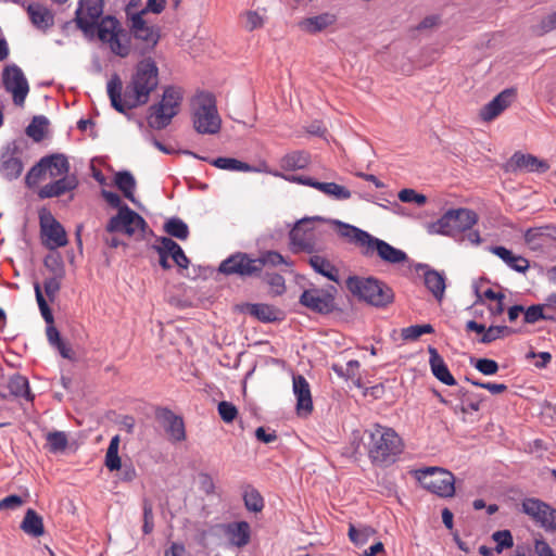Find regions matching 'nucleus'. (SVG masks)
Segmentation results:
<instances>
[{
  "mask_svg": "<svg viewBox=\"0 0 556 556\" xmlns=\"http://www.w3.org/2000/svg\"><path fill=\"white\" fill-rule=\"evenodd\" d=\"M300 303L308 309L319 314H328L334 308L333 296L324 290L316 288L304 290L300 296Z\"/></svg>",
  "mask_w": 556,
  "mask_h": 556,
  "instance_id": "a211bd4d",
  "label": "nucleus"
},
{
  "mask_svg": "<svg viewBox=\"0 0 556 556\" xmlns=\"http://www.w3.org/2000/svg\"><path fill=\"white\" fill-rule=\"evenodd\" d=\"M309 225L311 222L308 219H302L291 229L289 237L291 250L294 253H313L316 250L314 229Z\"/></svg>",
  "mask_w": 556,
  "mask_h": 556,
  "instance_id": "dca6fc26",
  "label": "nucleus"
},
{
  "mask_svg": "<svg viewBox=\"0 0 556 556\" xmlns=\"http://www.w3.org/2000/svg\"><path fill=\"white\" fill-rule=\"evenodd\" d=\"M339 233L343 238L359 247L362 252L366 249L372 237L370 233L349 224L339 223Z\"/></svg>",
  "mask_w": 556,
  "mask_h": 556,
  "instance_id": "c756f323",
  "label": "nucleus"
},
{
  "mask_svg": "<svg viewBox=\"0 0 556 556\" xmlns=\"http://www.w3.org/2000/svg\"><path fill=\"white\" fill-rule=\"evenodd\" d=\"M218 414L226 424L232 422L238 416V409L235 404L228 401H222L217 405Z\"/></svg>",
  "mask_w": 556,
  "mask_h": 556,
  "instance_id": "603ef678",
  "label": "nucleus"
},
{
  "mask_svg": "<svg viewBox=\"0 0 556 556\" xmlns=\"http://www.w3.org/2000/svg\"><path fill=\"white\" fill-rule=\"evenodd\" d=\"M23 505V500L18 495H9L0 500V510L16 509Z\"/></svg>",
  "mask_w": 556,
  "mask_h": 556,
  "instance_id": "774afa93",
  "label": "nucleus"
},
{
  "mask_svg": "<svg viewBox=\"0 0 556 556\" xmlns=\"http://www.w3.org/2000/svg\"><path fill=\"white\" fill-rule=\"evenodd\" d=\"M31 23L39 29H47L53 25L52 13L39 3H31L27 9Z\"/></svg>",
  "mask_w": 556,
  "mask_h": 556,
  "instance_id": "7c9ffc66",
  "label": "nucleus"
},
{
  "mask_svg": "<svg viewBox=\"0 0 556 556\" xmlns=\"http://www.w3.org/2000/svg\"><path fill=\"white\" fill-rule=\"evenodd\" d=\"M257 260L262 262V269L264 268L265 265L278 266L281 264H288L285 257L280 253L275 251H268Z\"/></svg>",
  "mask_w": 556,
  "mask_h": 556,
  "instance_id": "69168bd1",
  "label": "nucleus"
},
{
  "mask_svg": "<svg viewBox=\"0 0 556 556\" xmlns=\"http://www.w3.org/2000/svg\"><path fill=\"white\" fill-rule=\"evenodd\" d=\"M193 125L199 134L215 135L220 130L222 119L216 99L210 92H200L193 100Z\"/></svg>",
  "mask_w": 556,
  "mask_h": 556,
  "instance_id": "423d86ee",
  "label": "nucleus"
},
{
  "mask_svg": "<svg viewBox=\"0 0 556 556\" xmlns=\"http://www.w3.org/2000/svg\"><path fill=\"white\" fill-rule=\"evenodd\" d=\"M229 546L243 548L251 542V526L248 521H233L220 526Z\"/></svg>",
  "mask_w": 556,
  "mask_h": 556,
  "instance_id": "4be33fe9",
  "label": "nucleus"
},
{
  "mask_svg": "<svg viewBox=\"0 0 556 556\" xmlns=\"http://www.w3.org/2000/svg\"><path fill=\"white\" fill-rule=\"evenodd\" d=\"M115 186L123 192L124 197L135 202L136 180L129 172H118L114 178Z\"/></svg>",
  "mask_w": 556,
  "mask_h": 556,
  "instance_id": "4c0bfd02",
  "label": "nucleus"
},
{
  "mask_svg": "<svg viewBox=\"0 0 556 556\" xmlns=\"http://www.w3.org/2000/svg\"><path fill=\"white\" fill-rule=\"evenodd\" d=\"M21 529L28 535L39 538L45 533L42 517L34 509L28 508L21 522Z\"/></svg>",
  "mask_w": 556,
  "mask_h": 556,
  "instance_id": "c85d7f7f",
  "label": "nucleus"
},
{
  "mask_svg": "<svg viewBox=\"0 0 556 556\" xmlns=\"http://www.w3.org/2000/svg\"><path fill=\"white\" fill-rule=\"evenodd\" d=\"M48 127L47 117L39 115L35 116L30 124L26 127V135L34 141L39 142L45 138Z\"/></svg>",
  "mask_w": 556,
  "mask_h": 556,
  "instance_id": "37998d69",
  "label": "nucleus"
},
{
  "mask_svg": "<svg viewBox=\"0 0 556 556\" xmlns=\"http://www.w3.org/2000/svg\"><path fill=\"white\" fill-rule=\"evenodd\" d=\"M513 332H514V330L507 326H491L488 329H485V332L481 337L479 342H481L483 344H489L497 339L508 337Z\"/></svg>",
  "mask_w": 556,
  "mask_h": 556,
  "instance_id": "a18cd8bd",
  "label": "nucleus"
},
{
  "mask_svg": "<svg viewBox=\"0 0 556 556\" xmlns=\"http://www.w3.org/2000/svg\"><path fill=\"white\" fill-rule=\"evenodd\" d=\"M68 443L67 437L62 431H53L47 434V444L50 452H62Z\"/></svg>",
  "mask_w": 556,
  "mask_h": 556,
  "instance_id": "de8ad7c7",
  "label": "nucleus"
},
{
  "mask_svg": "<svg viewBox=\"0 0 556 556\" xmlns=\"http://www.w3.org/2000/svg\"><path fill=\"white\" fill-rule=\"evenodd\" d=\"M45 266L49 269L54 278H64L65 266L60 255H49L45 260Z\"/></svg>",
  "mask_w": 556,
  "mask_h": 556,
  "instance_id": "3c124183",
  "label": "nucleus"
},
{
  "mask_svg": "<svg viewBox=\"0 0 556 556\" xmlns=\"http://www.w3.org/2000/svg\"><path fill=\"white\" fill-rule=\"evenodd\" d=\"M507 170L517 172L525 170L528 173H546L549 165L546 161L540 160L532 154H523L516 152L507 162Z\"/></svg>",
  "mask_w": 556,
  "mask_h": 556,
  "instance_id": "412c9836",
  "label": "nucleus"
},
{
  "mask_svg": "<svg viewBox=\"0 0 556 556\" xmlns=\"http://www.w3.org/2000/svg\"><path fill=\"white\" fill-rule=\"evenodd\" d=\"M36 301L38 303L39 311L41 313L42 318L47 324H54L53 314L43 296L42 289L40 283L36 282L34 285Z\"/></svg>",
  "mask_w": 556,
  "mask_h": 556,
  "instance_id": "49530a36",
  "label": "nucleus"
},
{
  "mask_svg": "<svg viewBox=\"0 0 556 556\" xmlns=\"http://www.w3.org/2000/svg\"><path fill=\"white\" fill-rule=\"evenodd\" d=\"M309 154L304 151H293L280 160V167L285 170L303 169L309 164Z\"/></svg>",
  "mask_w": 556,
  "mask_h": 556,
  "instance_id": "72a5a7b5",
  "label": "nucleus"
},
{
  "mask_svg": "<svg viewBox=\"0 0 556 556\" xmlns=\"http://www.w3.org/2000/svg\"><path fill=\"white\" fill-rule=\"evenodd\" d=\"M39 223L43 237V244L49 250L63 248L68 243L64 227L54 218L47 208L39 211Z\"/></svg>",
  "mask_w": 556,
  "mask_h": 556,
  "instance_id": "4468645a",
  "label": "nucleus"
},
{
  "mask_svg": "<svg viewBox=\"0 0 556 556\" xmlns=\"http://www.w3.org/2000/svg\"><path fill=\"white\" fill-rule=\"evenodd\" d=\"M434 332L433 327L430 324L425 325H413L402 329V338L404 340L414 341L426 333Z\"/></svg>",
  "mask_w": 556,
  "mask_h": 556,
  "instance_id": "8fccbe9b",
  "label": "nucleus"
},
{
  "mask_svg": "<svg viewBox=\"0 0 556 556\" xmlns=\"http://www.w3.org/2000/svg\"><path fill=\"white\" fill-rule=\"evenodd\" d=\"M515 97L514 89H505L500 92L492 101L485 104L480 111V117L484 122H491L496 118L505 109H507L513 98Z\"/></svg>",
  "mask_w": 556,
  "mask_h": 556,
  "instance_id": "393cba45",
  "label": "nucleus"
},
{
  "mask_svg": "<svg viewBox=\"0 0 556 556\" xmlns=\"http://www.w3.org/2000/svg\"><path fill=\"white\" fill-rule=\"evenodd\" d=\"M308 264L312 266V268L323 275L324 277L328 278L331 281L338 282L339 281V270L338 268L326 257L321 255H312L308 258Z\"/></svg>",
  "mask_w": 556,
  "mask_h": 556,
  "instance_id": "2f4dec72",
  "label": "nucleus"
},
{
  "mask_svg": "<svg viewBox=\"0 0 556 556\" xmlns=\"http://www.w3.org/2000/svg\"><path fill=\"white\" fill-rule=\"evenodd\" d=\"M492 539L496 543L495 552L502 553L504 548L511 547L514 544L513 535L508 530H501L493 533Z\"/></svg>",
  "mask_w": 556,
  "mask_h": 556,
  "instance_id": "864d4df0",
  "label": "nucleus"
},
{
  "mask_svg": "<svg viewBox=\"0 0 556 556\" xmlns=\"http://www.w3.org/2000/svg\"><path fill=\"white\" fill-rule=\"evenodd\" d=\"M478 215L469 208H454L445 212L437 222L428 225V232L456 237L470 230L478 223Z\"/></svg>",
  "mask_w": 556,
  "mask_h": 556,
  "instance_id": "39448f33",
  "label": "nucleus"
},
{
  "mask_svg": "<svg viewBox=\"0 0 556 556\" xmlns=\"http://www.w3.org/2000/svg\"><path fill=\"white\" fill-rule=\"evenodd\" d=\"M428 352L430 355L429 364L433 376L446 386H455L456 380L446 366L443 357L439 354L435 348L429 346Z\"/></svg>",
  "mask_w": 556,
  "mask_h": 556,
  "instance_id": "a878e982",
  "label": "nucleus"
},
{
  "mask_svg": "<svg viewBox=\"0 0 556 556\" xmlns=\"http://www.w3.org/2000/svg\"><path fill=\"white\" fill-rule=\"evenodd\" d=\"M247 312L263 323H271L279 319V309L264 303L247 304Z\"/></svg>",
  "mask_w": 556,
  "mask_h": 556,
  "instance_id": "473e14b6",
  "label": "nucleus"
},
{
  "mask_svg": "<svg viewBox=\"0 0 556 556\" xmlns=\"http://www.w3.org/2000/svg\"><path fill=\"white\" fill-rule=\"evenodd\" d=\"M314 188L336 200H348L351 198V191L344 186L336 182L317 181V184L314 185Z\"/></svg>",
  "mask_w": 556,
  "mask_h": 556,
  "instance_id": "58836bf2",
  "label": "nucleus"
},
{
  "mask_svg": "<svg viewBox=\"0 0 556 556\" xmlns=\"http://www.w3.org/2000/svg\"><path fill=\"white\" fill-rule=\"evenodd\" d=\"M292 389L296 397V413L308 416L313 412V400L309 383L302 375L293 376Z\"/></svg>",
  "mask_w": 556,
  "mask_h": 556,
  "instance_id": "5701e85b",
  "label": "nucleus"
},
{
  "mask_svg": "<svg viewBox=\"0 0 556 556\" xmlns=\"http://www.w3.org/2000/svg\"><path fill=\"white\" fill-rule=\"evenodd\" d=\"M143 526L142 531L144 534H150L154 529V516H153V505L150 501H143Z\"/></svg>",
  "mask_w": 556,
  "mask_h": 556,
  "instance_id": "4d7b16f0",
  "label": "nucleus"
},
{
  "mask_svg": "<svg viewBox=\"0 0 556 556\" xmlns=\"http://www.w3.org/2000/svg\"><path fill=\"white\" fill-rule=\"evenodd\" d=\"M425 285L438 301L442 300L445 291V278L442 274L437 270H427Z\"/></svg>",
  "mask_w": 556,
  "mask_h": 556,
  "instance_id": "c9c22d12",
  "label": "nucleus"
},
{
  "mask_svg": "<svg viewBox=\"0 0 556 556\" xmlns=\"http://www.w3.org/2000/svg\"><path fill=\"white\" fill-rule=\"evenodd\" d=\"M155 417L165 429L170 441L181 442L186 440L185 422L180 416L168 408H159L155 412Z\"/></svg>",
  "mask_w": 556,
  "mask_h": 556,
  "instance_id": "6ab92c4d",
  "label": "nucleus"
},
{
  "mask_svg": "<svg viewBox=\"0 0 556 556\" xmlns=\"http://www.w3.org/2000/svg\"><path fill=\"white\" fill-rule=\"evenodd\" d=\"M245 508L253 513H258L264 507V500L260 492L254 488H247L243 493Z\"/></svg>",
  "mask_w": 556,
  "mask_h": 556,
  "instance_id": "c03bdc74",
  "label": "nucleus"
},
{
  "mask_svg": "<svg viewBox=\"0 0 556 556\" xmlns=\"http://www.w3.org/2000/svg\"><path fill=\"white\" fill-rule=\"evenodd\" d=\"M556 29V11L543 17L538 25L533 27V31L538 36H543Z\"/></svg>",
  "mask_w": 556,
  "mask_h": 556,
  "instance_id": "5fc2aeb1",
  "label": "nucleus"
},
{
  "mask_svg": "<svg viewBox=\"0 0 556 556\" xmlns=\"http://www.w3.org/2000/svg\"><path fill=\"white\" fill-rule=\"evenodd\" d=\"M23 172V163L22 161L13 155H9L7 157H3L1 166H0V174L2 177L12 180L17 178Z\"/></svg>",
  "mask_w": 556,
  "mask_h": 556,
  "instance_id": "ea45409f",
  "label": "nucleus"
},
{
  "mask_svg": "<svg viewBox=\"0 0 556 556\" xmlns=\"http://www.w3.org/2000/svg\"><path fill=\"white\" fill-rule=\"evenodd\" d=\"M245 18L244 27L249 31H253L254 29L262 28L264 25V18L256 11H247L243 14Z\"/></svg>",
  "mask_w": 556,
  "mask_h": 556,
  "instance_id": "e2e57ef3",
  "label": "nucleus"
},
{
  "mask_svg": "<svg viewBox=\"0 0 556 556\" xmlns=\"http://www.w3.org/2000/svg\"><path fill=\"white\" fill-rule=\"evenodd\" d=\"M119 442V437L114 435L106 450L104 464L110 471L119 470L122 468V460L118 456Z\"/></svg>",
  "mask_w": 556,
  "mask_h": 556,
  "instance_id": "a19ab883",
  "label": "nucleus"
},
{
  "mask_svg": "<svg viewBox=\"0 0 556 556\" xmlns=\"http://www.w3.org/2000/svg\"><path fill=\"white\" fill-rule=\"evenodd\" d=\"M1 81L5 91L12 96L13 103L16 106H24L29 93V84L22 68L14 63L5 65Z\"/></svg>",
  "mask_w": 556,
  "mask_h": 556,
  "instance_id": "9d476101",
  "label": "nucleus"
},
{
  "mask_svg": "<svg viewBox=\"0 0 556 556\" xmlns=\"http://www.w3.org/2000/svg\"><path fill=\"white\" fill-rule=\"evenodd\" d=\"M417 479L425 489L438 496L451 497L455 493V477L443 468L428 467L419 470Z\"/></svg>",
  "mask_w": 556,
  "mask_h": 556,
  "instance_id": "6e6552de",
  "label": "nucleus"
},
{
  "mask_svg": "<svg viewBox=\"0 0 556 556\" xmlns=\"http://www.w3.org/2000/svg\"><path fill=\"white\" fill-rule=\"evenodd\" d=\"M397 197H399L400 201H402L404 203L414 202L419 206L426 204V202H427L426 195H424L421 193H417L414 189H409V188L402 189L399 192Z\"/></svg>",
  "mask_w": 556,
  "mask_h": 556,
  "instance_id": "6e6d98bb",
  "label": "nucleus"
},
{
  "mask_svg": "<svg viewBox=\"0 0 556 556\" xmlns=\"http://www.w3.org/2000/svg\"><path fill=\"white\" fill-rule=\"evenodd\" d=\"M358 368H359V363L356 359L349 361L346 363L345 367H343L342 365H339V364L332 365L333 371L337 375H339L341 377H345V378H354L357 374Z\"/></svg>",
  "mask_w": 556,
  "mask_h": 556,
  "instance_id": "13d9d810",
  "label": "nucleus"
},
{
  "mask_svg": "<svg viewBox=\"0 0 556 556\" xmlns=\"http://www.w3.org/2000/svg\"><path fill=\"white\" fill-rule=\"evenodd\" d=\"M545 317L543 305H531L527 309L523 308V319L527 324H534Z\"/></svg>",
  "mask_w": 556,
  "mask_h": 556,
  "instance_id": "680f3d73",
  "label": "nucleus"
},
{
  "mask_svg": "<svg viewBox=\"0 0 556 556\" xmlns=\"http://www.w3.org/2000/svg\"><path fill=\"white\" fill-rule=\"evenodd\" d=\"M182 101V91L180 88L167 87L163 92L160 103L150 108L148 124L154 129H163L178 114Z\"/></svg>",
  "mask_w": 556,
  "mask_h": 556,
  "instance_id": "0eeeda50",
  "label": "nucleus"
},
{
  "mask_svg": "<svg viewBox=\"0 0 556 556\" xmlns=\"http://www.w3.org/2000/svg\"><path fill=\"white\" fill-rule=\"evenodd\" d=\"M219 271L225 275H238L242 278L255 277L262 273V262L245 253H236L220 263Z\"/></svg>",
  "mask_w": 556,
  "mask_h": 556,
  "instance_id": "2eb2a0df",
  "label": "nucleus"
},
{
  "mask_svg": "<svg viewBox=\"0 0 556 556\" xmlns=\"http://www.w3.org/2000/svg\"><path fill=\"white\" fill-rule=\"evenodd\" d=\"M525 242L533 251L542 250L556 242V225L529 228L525 232Z\"/></svg>",
  "mask_w": 556,
  "mask_h": 556,
  "instance_id": "aec40b11",
  "label": "nucleus"
},
{
  "mask_svg": "<svg viewBox=\"0 0 556 556\" xmlns=\"http://www.w3.org/2000/svg\"><path fill=\"white\" fill-rule=\"evenodd\" d=\"M146 227L147 222L143 217L124 204L117 214L110 218L105 229L108 232H122L131 237L138 230L144 231Z\"/></svg>",
  "mask_w": 556,
  "mask_h": 556,
  "instance_id": "ddd939ff",
  "label": "nucleus"
},
{
  "mask_svg": "<svg viewBox=\"0 0 556 556\" xmlns=\"http://www.w3.org/2000/svg\"><path fill=\"white\" fill-rule=\"evenodd\" d=\"M521 510L546 532L556 533V508L548 503L527 497L521 502Z\"/></svg>",
  "mask_w": 556,
  "mask_h": 556,
  "instance_id": "9b49d317",
  "label": "nucleus"
},
{
  "mask_svg": "<svg viewBox=\"0 0 556 556\" xmlns=\"http://www.w3.org/2000/svg\"><path fill=\"white\" fill-rule=\"evenodd\" d=\"M8 389L10 394L15 397H23L28 401L34 399L29 390L28 380L22 375H13L8 382Z\"/></svg>",
  "mask_w": 556,
  "mask_h": 556,
  "instance_id": "e433bc0d",
  "label": "nucleus"
},
{
  "mask_svg": "<svg viewBox=\"0 0 556 556\" xmlns=\"http://www.w3.org/2000/svg\"><path fill=\"white\" fill-rule=\"evenodd\" d=\"M265 172L269 173V170H265ZM270 174H273L276 177H281V178L286 179L287 181L296 182V184H301L304 186H309L312 188H314V185L317 184V180H315L311 177H306V176L285 175L280 172H270Z\"/></svg>",
  "mask_w": 556,
  "mask_h": 556,
  "instance_id": "0e129e2a",
  "label": "nucleus"
},
{
  "mask_svg": "<svg viewBox=\"0 0 556 556\" xmlns=\"http://www.w3.org/2000/svg\"><path fill=\"white\" fill-rule=\"evenodd\" d=\"M349 538L356 545H363L367 542L368 532L367 529H356L354 526H350Z\"/></svg>",
  "mask_w": 556,
  "mask_h": 556,
  "instance_id": "338daca9",
  "label": "nucleus"
},
{
  "mask_svg": "<svg viewBox=\"0 0 556 556\" xmlns=\"http://www.w3.org/2000/svg\"><path fill=\"white\" fill-rule=\"evenodd\" d=\"M164 230L170 237L177 238L179 240H187L189 237V227L188 225L178 217L169 218L164 224Z\"/></svg>",
  "mask_w": 556,
  "mask_h": 556,
  "instance_id": "79ce46f5",
  "label": "nucleus"
},
{
  "mask_svg": "<svg viewBox=\"0 0 556 556\" xmlns=\"http://www.w3.org/2000/svg\"><path fill=\"white\" fill-rule=\"evenodd\" d=\"M126 26L112 15H106L99 24L98 39L117 56L127 58L134 48L141 54L149 53L161 39V28L149 23L143 12H128Z\"/></svg>",
  "mask_w": 556,
  "mask_h": 556,
  "instance_id": "f257e3e1",
  "label": "nucleus"
},
{
  "mask_svg": "<svg viewBox=\"0 0 556 556\" xmlns=\"http://www.w3.org/2000/svg\"><path fill=\"white\" fill-rule=\"evenodd\" d=\"M337 16L332 13H323L313 17H307L299 23L300 28L308 34L319 33L333 25Z\"/></svg>",
  "mask_w": 556,
  "mask_h": 556,
  "instance_id": "cd10ccee",
  "label": "nucleus"
},
{
  "mask_svg": "<svg viewBox=\"0 0 556 556\" xmlns=\"http://www.w3.org/2000/svg\"><path fill=\"white\" fill-rule=\"evenodd\" d=\"M490 252L500 257L507 266L518 273H526L530 266L527 258L521 255L514 254L505 247H491Z\"/></svg>",
  "mask_w": 556,
  "mask_h": 556,
  "instance_id": "bb28decb",
  "label": "nucleus"
},
{
  "mask_svg": "<svg viewBox=\"0 0 556 556\" xmlns=\"http://www.w3.org/2000/svg\"><path fill=\"white\" fill-rule=\"evenodd\" d=\"M210 163L224 170H232V172H243V173H250V172H260L261 169H256L255 167L251 166L250 164L239 161L233 157H217L214 160H211Z\"/></svg>",
  "mask_w": 556,
  "mask_h": 556,
  "instance_id": "f704fd0d",
  "label": "nucleus"
},
{
  "mask_svg": "<svg viewBox=\"0 0 556 556\" xmlns=\"http://www.w3.org/2000/svg\"><path fill=\"white\" fill-rule=\"evenodd\" d=\"M375 254H377L381 261L389 264H401L407 261V254L404 251L372 236L366 249L363 250V255L371 257Z\"/></svg>",
  "mask_w": 556,
  "mask_h": 556,
  "instance_id": "f3484780",
  "label": "nucleus"
},
{
  "mask_svg": "<svg viewBox=\"0 0 556 556\" xmlns=\"http://www.w3.org/2000/svg\"><path fill=\"white\" fill-rule=\"evenodd\" d=\"M403 448V440L394 429L377 424L369 431L368 456L374 464L394 463Z\"/></svg>",
  "mask_w": 556,
  "mask_h": 556,
  "instance_id": "7ed1b4c3",
  "label": "nucleus"
},
{
  "mask_svg": "<svg viewBox=\"0 0 556 556\" xmlns=\"http://www.w3.org/2000/svg\"><path fill=\"white\" fill-rule=\"evenodd\" d=\"M346 288L354 296L376 307H387L394 300L393 290L372 277H349Z\"/></svg>",
  "mask_w": 556,
  "mask_h": 556,
  "instance_id": "20e7f679",
  "label": "nucleus"
},
{
  "mask_svg": "<svg viewBox=\"0 0 556 556\" xmlns=\"http://www.w3.org/2000/svg\"><path fill=\"white\" fill-rule=\"evenodd\" d=\"M104 9V0H79L75 12V23L86 35L99 29Z\"/></svg>",
  "mask_w": 556,
  "mask_h": 556,
  "instance_id": "f8f14e48",
  "label": "nucleus"
},
{
  "mask_svg": "<svg viewBox=\"0 0 556 556\" xmlns=\"http://www.w3.org/2000/svg\"><path fill=\"white\" fill-rule=\"evenodd\" d=\"M63 278L50 277L43 281V290L48 299L53 302L61 289V281Z\"/></svg>",
  "mask_w": 556,
  "mask_h": 556,
  "instance_id": "052dcab7",
  "label": "nucleus"
},
{
  "mask_svg": "<svg viewBox=\"0 0 556 556\" xmlns=\"http://www.w3.org/2000/svg\"><path fill=\"white\" fill-rule=\"evenodd\" d=\"M159 85V68L152 58L140 61L124 94L123 83L117 74H114L106 85L108 94L112 106L119 113L148 103L150 94Z\"/></svg>",
  "mask_w": 556,
  "mask_h": 556,
  "instance_id": "f03ea898",
  "label": "nucleus"
},
{
  "mask_svg": "<svg viewBox=\"0 0 556 556\" xmlns=\"http://www.w3.org/2000/svg\"><path fill=\"white\" fill-rule=\"evenodd\" d=\"M78 178L75 174L60 177L40 188L38 195L40 199H49L61 197L78 187Z\"/></svg>",
  "mask_w": 556,
  "mask_h": 556,
  "instance_id": "b1692460",
  "label": "nucleus"
},
{
  "mask_svg": "<svg viewBox=\"0 0 556 556\" xmlns=\"http://www.w3.org/2000/svg\"><path fill=\"white\" fill-rule=\"evenodd\" d=\"M70 162L63 154H52L42 157L27 174L28 185H35L47 174L50 178L64 177L70 175Z\"/></svg>",
  "mask_w": 556,
  "mask_h": 556,
  "instance_id": "1a4fd4ad",
  "label": "nucleus"
},
{
  "mask_svg": "<svg viewBox=\"0 0 556 556\" xmlns=\"http://www.w3.org/2000/svg\"><path fill=\"white\" fill-rule=\"evenodd\" d=\"M475 368L485 376L495 375L498 371V364L490 358H479L475 363Z\"/></svg>",
  "mask_w": 556,
  "mask_h": 556,
  "instance_id": "bf43d9fd",
  "label": "nucleus"
},
{
  "mask_svg": "<svg viewBox=\"0 0 556 556\" xmlns=\"http://www.w3.org/2000/svg\"><path fill=\"white\" fill-rule=\"evenodd\" d=\"M177 247L178 243L172 238L160 237L155 240L152 248L156 251L157 255H165L166 257L172 258Z\"/></svg>",
  "mask_w": 556,
  "mask_h": 556,
  "instance_id": "09e8293b",
  "label": "nucleus"
}]
</instances>
